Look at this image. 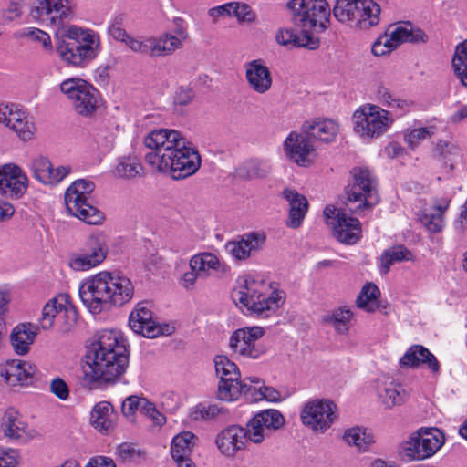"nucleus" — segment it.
I'll list each match as a JSON object with an SVG mask.
<instances>
[{
  "label": "nucleus",
  "mask_w": 467,
  "mask_h": 467,
  "mask_svg": "<svg viewBox=\"0 0 467 467\" xmlns=\"http://www.w3.org/2000/svg\"><path fill=\"white\" fill-rule=\"evenodd\" d=\"M235 305L246 315L266 318L283 306L285 294L260 275H247L232 294Z\"/></svg>",
  "instance_id": "obj_3"
},
{
  "label": "nucleus",
  "mask_w": 467,
  "mask_h": 467,
  "mask_svg": "<svg viewBox=\"0 0 467 467\" xmlns=\"http://www.w3.org/2000/svg\"><path fill=\"white\" fill-rule=\"evenodd\" d=\"M189 266L201 275L202 278H207L215 273L223 271L225 265L219 256L212 252H202L194 254L189 261Z\"/></svg>",
  "instance_id": "obj_38"
},
{
  "label": "nucleus",
  "mask_w": 467,
  "mask_h": 467,
  "mask_svg": "<svg viewBox=\"0 0 467 467\" xmlns=\"http://www.w3.org/2000/svg\"><path fill=\"white\" fill-rule=\"evenodd\" d=\"M50 391L61 400H67L69 397L68 385L59 377H57L50 381Z\"/></svg>",
  "instance_id": "obj_63"
},
{
  "label": "nucleus",
  "mask_w": 467,
  "mask_h": 467,
  "mask_svg": "<svg viewBox=\"0 0 467 467\" xmlns=\"http://www.w3.org/2000/svg\"><path fill=\"white\" fill-rule=\"evenodd\" d=\"M67 36L75 39L81 37L82 43L60 41L57 46L59 57L67 64L74 67H82L93 60L100 50V38L93 30H81L75 26H69Z\"/></svg>",
  "instance_id": "obj_4"
},
{
  "label": "nucleus",
  "mask_w": 467,
  "mask_h": 467,
  "mask_svg": "<svg viewBox=\"0 0 467 467\" xmlns=\"http://www.w3.org/2000/svg\"><path fill=\"white\" fill-rule=\"evenodd\" d=\"M283 146L285 156L298 166L308 167L314 163L315 147L306 135L292 131Z\"/></svg>",
  "instance_id": "obj_24"
},
{
  "label": "nucleus",
  "mask_w": 467,
  "mask_h": 467,
  "mask_svg": "<svg viewBox=\"0 0 467 467\" xmlns=\"http://www.w3.org/2000/svg\"><path fill=\"white\" fill-rule=\"evenodd\" d=\"M223 413V408L216 404H199L192 413L193 420H212Z\"/></svg>",
  "instance_id": "obj_58"
},
{
  "label": "nucleus",
  "mask_w": 467,
  "mask_h": 467,
  "mask_svg": "<svg viewBox=\"0 0 467 467\" xmlns=\"http://www.w3.org/2000/svg\"><path fill=\"white\" fill-rule=\"evenodd\" d=\"M140 48L137 53L150 57H166L182 48L179 40L171 33L166 32L156 37H145L140 40Z\"/></svg>",
  "instance_id": "obj_32"
},
{
  "label": "nucleus",
  "mask_w": 467,
  "mask_h": 467,
  "mask_svg": "<svg viewBox=\"0 0 467 467\" xmlns=\"http://www.w3.org/2000/svg\"><path fill=\"white\" fill-rule=\"evenodd\" d=\"M217 397L223 401H235L242 397V380L240 378H227L220 380L217 389Z\"/></svg>",
  "instance_id": "obj_47"
},
{
  "label": "nucleus",
  "mask_w": 467,
  "mask_h": 467,
  "mask_svg": "<svg viewBox=\"0 0 467 467\" xmlns=\"http://www.w3.org/2000/svg\"><path fill=\"white\" fill-rule=\"evenodd\" d=\"M98 265H99L83 250L80 253L72 254L69 258V266L74 271H88Z\"/></svg>",
  "instance_id": "obj_57"
},
{
  "label": "nucleus",
  "mask_w": 467,
  "mask_h": 467,
  "mask_svg": "<svg viewBox=\"0 0 467 467\" xmlns=\"http://www.w3.org/2000/svg\"><path fill=\"white\" fill-rule=\"evenodd\" d=\"M393 122L394 119L389 110L371 103L361 105L352 115L353 131L364 141L380 138Z\"/></svg>",
  "instance_id": "obj_5"
},
{
  "label": "nucleus",
  "mask_w": 467,
  "mask_h": 467,
  "mask_svg": "<svg viewBox=\"0 0 467 467\" xmlns=\"http://www.w3.org/2000/svg\"><path fill=\"white\" fill-rule=\"evenodd\" d=\"M214 368L217 377L220 380L227 378L237 379L241 377L238 367L225 356H216L214 358Z\"/></svg>",
  "instance_id": "obj_54"
},
{
  "label": "nucleus",
  "mask_w": 467,
  "mask_h": 467,
  "mask_svg": "<svg viewBox=\"0 0 467 467\" xmlns=\"http://www.w3.org/2000/svg\"><path fill=\"white\" fill-rule=\"evenodd\" d=\"M116 414L112 405L108 401H99L90 412V424L99 432L108 434L113 431Z\"/></svg>",
  "instance_id": "obj_36"
},
{
  "label": "nucleus",
  "mask_w": 467,
  "mask_h": 467,
  "mask_svg": "<svg viewBox=\"0 0 467 467\" xmlns=\"http://www.w3.org/2000/svg\"><path fill=\"white\" fill-rule=\"evenodd\" d=\"M303 127L307 136L325 143L333 142L339 130L337 122L330 119H315Z\"/></svg>",
  "instance_id": "obj_35"
},
{
  "label": "nucleus",
  "mask_w": 467,
  "mask_h": 467,
  "mask_svg": "<svg viewBox=\"0 0 467 467\" xmlns=\"http://www.w3.org/2000/svg\"><path fill=\"white\" fill-rule=\"evenodd\" d=\"M245 169L249 177L262 178L270 172L271 165L267 161L254 159L245 163Z\"/></svg>",
  "instance_id": "obj_59"
},
{
  "label": "nucleus",
  "mask_w": 467,
  "mask_h": 467,
  "mask_svg": "<svg viewBox=\"0 0 467 467\" xmlns=\"http://www.w3.org/2000/svg\"><path fill=\"white\" fill-rule=\"evenodd\" d=\"M376 392L379 402L386 409L400 406L407 398L404 387L392 378L387 376L377 379Z\"/></svg>",
  "instance_id": "obj_31"
},
{
  "label": "nucleus",
  "mask_w": 467,
  "mask_h": 467,
  "mask_svg": "<svg viewBox=\"0 0 467 467\" xmlns=\"http://www.w3.org/2000/svg\"><path fill=\"white\" fill-rule=\"evenodd\" d=\"M28 187V178L21 167L15 163L0 165V193L5 197L18 199Z\"/></svg>",
  "instance_id": "obj_25"
},
{
  "label": "nucleus",
  "mask_w": 467,
  "mask_h": 467,
  "mask_svg": "<svg viewBox=\"0 0 467 467\" xmlns=\"http://www.w3.org/2000/svg\"><path fill=\"white\" fill-rule=\"evenodd\" d=\"M352 181L346 190L350 203L359 202L358 206L349 207L357 215H361L379 202L376 191V180L368 168L355 167L351 171Z\"/></svg>",
  "instance_id": "obj_10"
},
{
  "label": "nucleus",
  "mask_w": 467,
  "mask_h": 467,
  "mask_svg": "<svg viewBox=\"0 0 467 467\" xmlns=\"http://www.w3.org/2000/svg\"><path fill=\"white\" fill-rule=\"evenodd\" d=\"M0 123L15 131L24 141L30 140L36 131L27 113L16 104H0Z\"/></svg>",
  "instance_id": "obj_22"
},
{
  "label": "nucleus",
  "mask_w": 467,
  "mask_h": 467,
  "mask_svg": "<svg viewBox=\"0 0 467 467\" xmlns=\"http://www.w3.org/2000/svg\"><path fill=\"white\" fill-rule=\"evenodd\" d=\"M378 98L379 102L383 106L390 109L397 117L406 114L410 109V102L395 97L385 88H380L378 90Z\"/></svg>",
  "instance_id": "obj_46"
},
{
  "label": "nucleus",
  "mask_w": 467,
  "mask_h": 467,
  "mask_svg": "<svg viewBox=\"0 0 467 467\" xmlns=\"http://www.w3.org/2000/svg\"><path fill=\"white\" fill-rule=\"evenodd\" d=\"M125 16L119 14L114 16L108 25V34L115 40L124 43L128 48L137 53L140 48V37H134L130 36L124 27Z\"/></svg>",
  "instance_id": "obj_41"
},
{
  "label": "nucleus",
  "mask_w": 467,
  "mask_h": 467,
  "mask_svg": "<svg viewBox=\"0 0 467 467\" xmlns=\"http://www.w3.org/2000/svg\"><path fill=\"white\" fill-rule=\"evenodd\" d=\"M142 167L135 157L123 156L117 160L112 170L114 176L121 179H133L140 175Z\"/></svg>",
  "instance_id": "obj_45"
},
{
  "label": "nucleus",
  "mask_w": 467,
  "mask_h": 467,
  "mask_svg": "<svg viewBox=\"0 0 467 467\" xmlns=\"http://www.w3.org/2000/svg\"><path fill=\"white\" fill-rule=\"evenodd\" d=\"M352 317V310L347 306H341L334 309L327 317V321L334 327L338 334L346 335L349 330V322Z\"/></svg>",
  "instance_id": "obj_50"
},
{
  "label": "nucleus",
  "mask_w": 467,
  "mask_h": 467,
  "mask_svg": "<svg viewBox=\"0 0 467 467\" xmlns=\"http://www.w3.org/2000/svg\"><path fill=\"white\" fill-rule=\"evenodd\" d=\"M115 455L123 463L135 462L144 456V453L133 443L122 442L116 447Z\"/></svg>",
  "instance_id": "obj_55"
},
{
  "label": "nucleus",
  "mask_w": 467,
  "mask_h": 467,
  "mask_svg": "<svg viewBox=\"0 0 467 467\" xmlns=\"http://www.w3.org/2000/svg\"><path fill=\"white\" fill-rule=\"evenodd\" d=\"M410 258V252L403 245L390 247L381 255L380 272L381 274H387L392 265L402 261H408Z\"/></svg>",
  "instance_id": "obj_48"
},
{
  "label": "nucleus",
  "mask_w": 467,
  "mask_h": 467,
  "mask_svg": "<svg viewBox=\"0 0 467 467\" xmlns=\"http://www.w3.org/2000/svg\"><path fill=\"white\" fill-rule=\"evenodd\" d=\"M21 460L20 452L13 448H0V463L3 467H16Z\"/></svg>",
  "instance_id": "obj_61"
},
{
  "label": "nucleus",
  "mask_w": 467,
  "mask_h": 467,
  "mask_svg": "<svg viewBox=\"0 0 467 467\" xmlns=\"http://www.w3.org/2000/svg\"><path fill=\"white\" fill-rule=\"evenodd\" d=\"M283 414L274 409L261 410L246 424L245 439L254 444H260L269 439L272 433L285 425Z\"/></svg>",
  "instance_id": "obj_19"
},
{
  "label": "nucleus",
  "mask_w": 467,
  "mask_h": 467,
  "mask_svg": "<svg viewBox=\"0 0 467 467\" xmlns=\"http://www.w3.org/2000/svg\"><path fill=\"white\" fill-rule=\"evenodd\" d=\"M426 35L419 28H414L410 23H399L391 25L384 35L378 37L372 46V53L377 56H385L395 50L405 42H424Z\"/></svg>",
  "instance_id": "obj_17"
},
{
  "label": "nucleus",
  "mask_w": 467,
  "mask_h": 467,
  "mask_svg": "<svg viewBox=\"0 0 467 467\" xmlns=\"http://www.w3.org/2000/svg\"><path fill=\"white\" fill-rule=\"evenodd\" d=\"M0 431L5 438L15 441L32 440L38 435V432L23 420L20 412L12 407L6 409L1 418Z\"/></svg>",
  "instance_id": "obj_28"
},
{
  "label": "nucleus",
  "mask_w": 467,
  "mask_h": 467,
  "mask_svg": "<svg viewBox=\"0 0 467 467\" xmlns=\"http://www.w3.org/2000/svg\"><path fill=\"white\" fill-rule=\"evenodd\" d=\"M129 325L132 331L145 337L155 338L160 335L171 334L168 325L160 326L152 319V313L143 304H139L129 317Z\"/></svg>",
  "instance_id": "obj_26"
},
{
  "label": "nucleus",
  "mask_w": 467,
  "mask_h": 467,
  "mask_svg": "<svg viewBox=\"0 0 467 467\" xmlns=\"http://www.w3.org/2000/svg\"><path fill=\"white\" fill-rule=\"evenodd\" d=\"M87 358L84 379L91 387L115 382L129 365L126 341L121 333L112 329L100 331Z\"/></svg>",
  "instance_id": "obj_2"
},
{
  "label": "nucleus",
  "mask_w": 467,
  "mask_h": 467,
  "mask_svg": "<svg viewBox=\"0 0 467 467\" xmlns=\"http://www.w3.org/2000/svg\"><path fill=\"white\" fill-rule=\"evenodd\" d=\"M336 404L327 399H312L303 403L300 420L304 426L316 433H324L336 419Z\"/></svg>",
  "instance_id": "obj_15"
},
{
  "label": "nucleus",
  "mask_w": 467,
  "mask_h": 467,
  "mask_svg": "<svg viewBox=\"0 0 467 467\" xmlns=\"http://www.w3.org/2000/svg\"><path fill=\"white\" fill-rule=\"evenodd\" d=\"M264 381L257 377H247L242 380V397L249 402L264 400L262 388Z\"/></svg>",
  "instance_id": "obj_51"
},
{
  "label": "nucleus",
  "mask_w": 467,
  "mask_h": 467,
  "mask_svg": "<svg viewBox=\"0 0 467 467\" xmlns=\"http://www.w3.org/2000/svg\"><path fill=\"white\" fill-rule=\"evenodd\" d=\"M380 291L373 283H367L359 292L356 305L358 308L368 313L377 311L379 307V298Z\"/></svg>",
  "instance_id": "obj_44"
},
{
  "label": "nucleus",
  "mask_w": 467,
  "mask_h": 467,
  "mask_svg": "<svg viewBox=\"0 0 467 467\" xmlns=\"http://www.w3.org/2000/svg\"><path fill=\"white\" fill-rule=\"evenodd\" d=\"M333 15L340 23L368 28L379 24L380 7L373 0H337Z\"/></svg>",
  "instance_id": "obj_9"
},
{
  "label": "nucleus",
  "mask_w": 467,
  "mask_h": 467,
  "mask_svg": "<svg viewBox=\"0 0 467 467\" xmlns=\"http://www.w3.org/2000/svg\"><path fill=\"white\" fill-rule=\"evenodd\" d=\"M401 368H416L419 367L427 368L432 374L440 373L441 366L437 358L422 345L410 347L404 355L400 358Z\"/></svg>",
  "instance_id": "obj_30"
},
{
  "label": "nucleus",
  "mask_w": 467,
  "mask_h": 467,
  "mask_svg": "<svg viewBox=\"0 0 467 467\" xmlns=\"http://www.w3.org/2000/svg\"><path fill=\"white\" fill-rule=\"evenodd\" d=\"M275 40L279 45L294 47H306L314 50L318 47L319 40L316 35L300 28L297 35L291 28H279L275 33Z\"/></svg>",
  "instance_id": "obj_34"
},
{
  "label": "nucleus",
  "mask_w": 467,
  "mask_h": 467,
  "mask_svg": "<svg viewBox=\"0 0 467 467\" xmlns=\"http://www.w3.org/2000/svg\"><path fill=\"white\" fill-rule=\"evenodd\" d=\"M284 198L289 203V216L286 225L290 228H298L307 213L308 202L306 198L292 189H285Z\"/></svg>",
  "instance_id": "obj_37"
},
{
  "label": "nucleus",
  "mask_w": 467,
  "mask_h": 467,
  "mask_svg": "<svg viewBox=\"0 0 467 467\" xmlns=\"http://www.w3.org/2000/svg\"><path fill=\"white\" fill-rule=\"evenodd\" d=\"M233 7L232 14L239 22L251 23L255 20V15L248 5L233 2Z\"/></svg>",
  "instance_id": "obj_62"
},
{
  "label": "nucleus",
  "mask_w": 467,
  "mask_h": 467,
  "mask_svg": "<svg viewBox=\"0 0 467 467\" xmlns=\"http://www.w3.org/2000/svg\"><path fill=\"white\" fill-rule=\"evenodd\" d=\"M264 334V328L257 326L236 329L230 337V348L242 358L257 359L265 352L259 343Z\"/></svg>",
  "instance_id": "obj_20"
},
{
  "label": "nucleus",
  "mask_w": 467,
  "mask_h": 467,
  "mask_svg": "<svg viewBox=\"0 0 467 467\" xmlns=\"http://www.w3.org/2000/svg\"><path fill=\"white\" fill-rule=\"evenodd\" d=\"M37 368L30 362L11 359L0 365V377L8 386L27 387L33 385Z\"/></svg>",
  "instance_id": "obj_27"
},
{
  "label": "nucleus",
  "mask_w": 467,
  "mask_h": 467,
  "mask_svg": "<svg viewBox=\"0 0 467 467\" xmlns=\"http://www.w3.org/2000/svg\"><path fill=\"white\" fill-rule=\"evenodd\" d=\"M60 90L70 101L75 111L81 116H91L99 106V90L82 78L64 80L60 84Z\"/></svg>",
  "instance_id": "obj_11"
},
{
  "label": "nucleus",
  "mask_w": 467,
  "mask_h": 467,
  "mask_svg": "<svg viewBox=\"0 0 467 467\" xmlns=\"http://www.w3.org/2000/svg\"><path fill=\"white\" fill-rule=\"evenodd\" d=\"M78 294L83 305L93 315L117 306L106 270L86 278L79 285Z\"/></svg>",
  "instance_id": "obj_8"
},
{
  "label": "nucleus",
  "mask_w": 467,
  "mask_h": 467,
  "mask_svg": "<svg viewBox=\"0 0 467 467\" xmlns=\"http://www.w3.org/2000/svg\"><path fill=\"white\" fill-rule=\"evenodd\" d=\"M82 250L88 253L89 257L100 265L106 259L109 253L106 235L100 232L91 234L87 239Z\"/></svg>",
  "instance_id": "obj_43"
},
{
  "label": "nucleus",
  "mask_w": 467,
  "mask_h": 467,
  "mask_svg": "<svg viewBox=\"0 0 467 467\" xmlns=\"http://www.w3.org/2000/svg\"><path fill=\"white\" fill-rule=\"evenodd\" d=\"M195 444V436L190 431H183L176 435L171 441V454L172 458L191 455Z\"/></svg>",
  "instance_id": "obj_49"
},
{
  "label": "nucleus",
  "mask_w": 467,
  "mask_h": 467,
  "mask_svg": "<svg viewBox=\"0 0 467 467\" xmlns=\"http://www.w3.org/2000/svg\"><path fill=\"white\" fill-rule=\"evenodd\" d=\"M20 37L27 38L29 41L38 44L44 51L51 53L53 45L49 34L36 27H24L18 32Z\"/></svg>",
  "instance_id": "obj_53"
},
{
  "label": "nucleus",
  "mask_w": 467,
  "mask_h": 467,
  "mask_svg": "<svg viewBox=\"0 0 467 467\" xmlns=\"http://www.w3.org/2000/svg\"><path fill=\"white\" fill-rule=\"evenodd\" d=\"M324 217L333 236L340 243L354 244L359 240L361 225L358 219L333 206H327L324 209Z\"/></svg>",
  "instance_id": "obj_18"
},
{
  "label": "nucleus",
  "mask_w": 467,
  "mask_h": 467,
  "mask_svg": "<svg viewBox=\"0 0 467 467\" xmlns=\"http://www.w3.org/2000/svg\"><path fill=\"white\" fill-rule=\"evenodd\" d=\"M77 319L78 312L69 296L59 294L44 305L38 318V326L44 330H48L57 325L67 330L75 325Z\"/></svg>",
  "instance_id": "obj_13"
},
{
  "label": "nucleus",
  "mask_w": 467,
  "mask_h": 467,
  "mask_svg": "<svg viewBox=\"0 0 467 467\" xmlns=\"http://www.w3.org/2000/svg\"><path fill=\"white\" fill-rule=\"evenodd\" d=\"M452 67L460 82L467 87V58L455 51Z\"/></svg>",
  "instance_id": "obj_60"
},
{
  "label": "nucleus",
  "mask_w": 467,
  "mask_h": 467,
  "mask_svg": "<svg viewBox=\"0 0 467 467\" xmlns=\"http://www.w3.org/2000/svg\"><path fill=\"white\" fill-rule=\"evenodd\" d=\"M343 440L348 445L355 447L360 452L368 451L375 442L371 432L358 426L347 429Z\"/></svg>",
  "instance_id": "obj_42"
},
{
  "label": "nucleus",
  "mask_w": 467,
  "mask_h": 467,
  "mask_svg": "<svg viewBox=\"0 0 467 467\" xmlns=\"http://www.w3.org/2000/svg\"><path fill=\"white\" fill-rule=\"evenodd\" d=\"M37 332L38 326L31 323L19 324L15 327L11 334V343L15 351L20 355L27 353Z\"/></svg>",
  "instance_id": "obj_40"
},
{
  "label": "nucleus",
  "mask_w": 467,
  "mask_h": 467,
  "mask_svg": "<svg viewBox=\"0 0 467 467\" xmlns=\"http://www.w3.org/2000/svg\"><path fill=\"white\" fill-rule=\"evenodd\" d=\"M245 78L251 88L256 93L264 94L271 88L272 76L262 60L255 59L245 65Z\"/></svg>",
  "instance_id": "obj_33"
},
{
  "label": "nucleus",
  "mask_w": 467,
  "mask_h": 467,
  "mask_svg": "<svg viewBox=\"0 0 467 467\" xmlns=\"http://www.w3.org/2000/svg\"><path fill=\"white\" fill-rule=\"evenodd\" d=\"M74 15L73 0H34L31 17L43 25L60 29Z\"/></svg>",
  "instance_id": "obj_14"
},
{
  "label": "nucleus",
  "mask_w": 467,
  "mask_h": 467,
  "mask_svg": "<svg viewBox=\"0 0 467 467\" xmlns=\"http://www.w3.org/2000/svg\"><path fill=\"white\" fill-rule=\"evenodd\" d=\"M445 442V436L437 428H420L403 444L404 455L410 461H424L435 455Z\"/></svg>",
  "instance_id": "obj_12"
},
{
  "label": "nucleus",
  "mask_w": 467,
  "mask_h": 467,
  "mask_svg": "<svg viewBox=\"0 0 467 467\" xmlns=\"http://www.w3.org/2000/svg\"><path fill=\"white\" fill-rule=\"evenodd\" d=\"M29 170L39 183L56 187L71 173L72 167L68 164L55 167L48 157L38 154L31 159Z\"/></svg>",
  "instance_id": "obj_21"
},
{
  "label": "nucleus",
  "mask_w": 467,
  "mask_h": 467,
  "mask_svg": "<svg viewBox=\"0 0 467 467\" xmlns=\"http://www.w3.org/2000/svg\"><path fill=\"white\" fill-rule=\"evenodd\" d=\"M426 35L419 28H414L410 23H399L391 25L384 35L378 37L372 46V53L377 56H385L395 50L405 42H424Z\"/></svg>",
  "instance_id": "obj_16"
},
{
  "label": "nucleus",
  "mask_w": 467,
  "mask_h": 467,
  "mask_svg": "<svg viewBox=\"0 0 467 467\" xmlns=\"http://www.w3.org/2000/svg\"><path fill=\"white\" fill-rule=\"evenodd\" d=\"M244 428L232 425L223 429L215 437V444L221 454L234 458L244 450L246 443Z\"/></svg>",
  "instance_id": "obj_29"
},
{
  "label": "nucleus",
  "mask_w": 467,
  "mask_h": 467,
  "mask_svg": "<svg viewBox=\"0 0 467 467\" xmlns=\"http://www.w3.org/2000/svg\"><path fill=\"white\" fill-rule=\"evenodd\" d=\"M24 0H10L6 9L3 13L5 21H13L22 15Z\"/></svg>",
  "instance_id": "obj_64"
},
{
  "label": "nucleus",
  "mask_w": 467,
  "mask_h": 467,
  "mask_svg": "<svg viewBox=\"0 0 467 467\" xmlns=\"http://www.w3.org/2000/svg\"><path fill=\"white\" fill-rule=\"evenodd\" d=\"M403 139L410 149L415 150L423 140L434 134L433 127H415L403 130Z\"/></svg>",
  "instance_id": "obj_52"
},
{
  "label": "nucleus",
  "mask_w": 467,
  "mask_h": 467,
  "mask_svg": "<svg viewBox=\"0 0 467 467\" xmlns=\"http://www.w3.org/2000/svg\"><path fill=\"white\" fill-rule=\"evenodd\" d=\"M287 7L294 24L304 31L315 35L328 26L330 7L326 0H291Z\"/></svg>",
  "instance_id": "obj_7"
},
{
  "label": "nucleus",
  "mask_w": 467,
  "mask_h": 467,
  "mask_svg": "<svg viewBox=\"0 0 467 467\" xmlns=\"http://www.w3.org/2000/svg\"><path fill=\"white\" fill-rule=\"evenodd\" d=\"M108 276L116 306H121L130 302L134 296V285L131 280L119 271H108Z\"/></svg>",
  "instance_id": "obj_39"
},
{
  "label": "nucleus",
  "mask_w": 467,
  "mask_h": 467,
  "mask_svg": "<svg viewBox=\"0 0 467 467\" xmlns=\"http://www.w3.org/2000/svg\"><path fill=\"white\" fill-rule=\"evenodd\" d=\"M420 221L431 233H439L445 225L444 216L441 213L434 212L431 209L422 210Z\"/></svg>",
  "instance_id": "obj_56"
},
{
  "label": "nucleus",
  "mask_w": 467,
  "mask_h": 467,
  "mask_svg": "<svg viewBox=\"0 0 467 467\" xmlns=\"http://www.w3.org/2000/svg\"><path fill=\"white\" fill-rule=\"evenodd\" d=\"M266 236L263 232L244 234L225 244L226 253L235 261H245L261 251Z\"/></svg>",
  "instance_id": "obj_23"
},
{
  "label": "nucleus",
  "mask_w": 467,
  "mask_h": 467,
  "mask_svg": "<svg viewBox=\"0 0 467 467\" xmlns=\"http://www.w3.org/2000/svg\"><path fill=\"white\" fill-rule=\"evenodd\" d=\"M144 144L150 150L145 154L146 162L174 180L185 179L200 168L198 152L187 145L185 138L176 130H154L145 137Z\"/></svg>",
  "instance_id": "obj_1"
},
{
  "label": "nucleus",
  "mask_w": 467,
  "mask_h": 467,
  "mask_svg": "<svg viewBox=\"0 0 467 467\" xmlns=\"http://www.w3.org/2000/svg\"><path fill=\"white\" fill-rule=\"evenodd\" d=\"M94 183L86 179L75 181L65 192L66 208L70 214L88 224H99L103 213L90 203Z\"/></svg>",
  "instance_id": "obj_6"
}]
</instances>
